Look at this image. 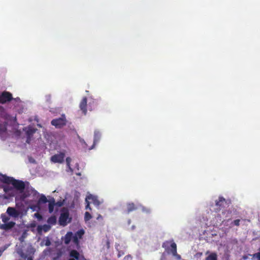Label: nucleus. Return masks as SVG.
Segmentation results:
<instances>
[{"mask_svg": "<svg viewBox=\"0 0 260 260\" xmlns=\"http://www.w3.org/2000/svg\"><path fill=\"white\" fill-rule=\"evenodd\" d=\"M0 180L6 183H11L15 189L20 192H22L25 188V184L23 182L15 180L12 177H8L1 174L0 175Z\"/></svg>", "mask_w": 260, "mask_h": 260, "instance_id": "nucleus-1", "label": "nucleus"}, {"mask_svg": "<svg viewBox=\"0 0 260 260\" xmlns=\"http://www.w3.org/2000/svg\"><path fill=\"white\" fill-rule=\"evenodd\" d=\"M170 245V247L168 249V252L171 254L173 257L176 259H180L181 256L177 254V245L175 242H173V240L166 241L164 245L167 246Z\"/></svg>", "mask_w": 260, "mask_h": 260, "instance_id": "nucleus-2", "label": "nucleus"}, {"mask_svg": "<svg viewBox=\"0 0 260 260\" xmlns=\"http://www.w3.org/2000/svg\"><path fill=\"white\" fill-rule=\"evenodd\" d=\"M67 120L64 114L61 115V117L53 119L51 124L57 128H61L67 124Z\"/></svg>", "mask_w": 260, "mask_h": 260, "instance_id": "nucleus-3", "label": "nucleus"}, {"mask_svg": "<svg viewBox=\"0 0 260 260\" xmlns=\"http://www.w3.org/2000/svg\"><path fill=\"white\" fill-rule=\"evenodd\" d=\"M100 138V133L99 132H95L94 135L93 143L92 145H91V146L88 147L87 144L86 143V142L84 141V140L83 139L80 140V142L82 144L83 148L85 150H90L94 147V146L96 144V143H98V141H99Z\"/></svg>", "mask_w": 260, "mask_h": 260, "instance_id": "nucleus-4", "label": "nucleus"}, {"mask_svg": "<svg viewBox=\"0 0 260 260\" xmlns=\"http://www.w3.org/2000/svg\"><path fill=\"white\" fill-rule=\"evenodd\" d=\"M71 218L69 217V213L68 211L61 213L59 219V222L61 225L66 226L70 222Z\"/></svg>", "mask_w": 260, "mask_h": 260, "instance_id": "nucleus-5", "label": "nucleus"}, {"mask_svg": "<svg viewBox=\"0 0 260 260\" xmlns=\"http://www.w3.org/2000/svg\"><path fill=\"white\" fill-rule=\"evenodd\" d=\"M13 99L12 93L8 91H3L0 95V103L4 104L10 102Z\"/></svg>", "mask_w": 260, "mask_h": 260, "instance_id": "nucleus-6", "label": "nucleus"}, {"mask_svg": "<svg viewBox=\"0 0 260 260\" xmlns=\"http://www.w3.org/2000/svg\"><path fill=\"white\" fill-rule=\"evenodd\" d=\"M88 200H91L92 203L96 206H100L103 202V200H99L98 197L96 196L92 195L91 194H88L85 199V202H87Z\"/></svg>", "mask_w": 260, "mask_h": 260, "instance_id": "nucleus-7", "label": "nucleus"}, {"mask_svg": "<svg viewBox=\"0 0 260 260\" xmlns=\"http://www.w3.org/2000/svg\"><path fill=\"white\" fill-rule=\"evenodd\" d=\"M65 154L63 152H59L53 155L51 157V161L52 162H63Z\"/></svg>", "mask_w": 260, "mask_h": 260, "instance_id": "nucleus-8", "label": "nucleus"}, {"mask_svg": "<svg viewBox=\"0 0 260 260\" xmlns=\"http://www.w3.org/2000/svg\"><path fill=\"white\" fill-rule=\"evenodd\" d=\"M87 99L85 96L82 99L79 104L80 109L85 115L87 113Z\"/></svg>", "mask_w": 260, "mask_h": 260, "instance_id": "nucleus-9", "label": "nucleus"}, {"mask_svg": "<svg viewBox=\"0 0 260 260\" xmlns=\"http://www.w3.org/2000/svg\"><path fill=\"white\" fill-rule=\"evenodd\" d=\"M25 129H26V134L27 136L26 142L29 143L31 137L36 133L37 129L31 126L26 127Z\"/></svg>", "mask_w": 260, "mask_h": 260, "instance_id": "nucleus-10", "label": "nucleus"}, {"mask_svg": "<svg viewBox=\"0 0 260 260\" xmlns=\"http://www.w3.org/2000/svg\"><path fill=\"white\" fill-rule=\"evenodd\" d=\"M70 256L74 258L75 260H85L83 255L80 254L76 250H71L70 253Z\"/></svg>", "mask_w": 260, "mask_h": 260, "instance_id": "nucleus-11", "label": "nucleus"}, {"mask_svg": "<svg viewBox=\"0 0 260 260\" xmlns=\"http://www.w3.org/2000/svg\"><path fill=\"white\" fill-rule=\"evenodd\" d=\"M7 212L9 215L13 217H17L19 214V212L13 207H8Z\"/></svg>", "mask_w": 260, "mask_h": 260, "instance_id": "nucleus-12", "label": "nucleus"}, {"mask_svg": "<svg viewBox=\"0 0 260 260\" xmlns=\"http://www.w3.org/2000/svg\"><path fill=\"white\" fill-rule=\"evenodd\" d=\"M51 229V226L48 224H44L43 225H39L37 227V231L39 234H41L42 231L47 232Z\"/></svg>", "mask_w": 260, "mask_h": 260, "instance_id": "nucleus-13", "label": "nucleus"}, {"mask_svg": "<svg viewBox=\"0 0 260 260\" xmlns=\"http://www.w3.org/2000/svg\"><path fill=\"white\" fill-rule=\"evenodd\" d=\"M4 190L9 196H14L15 195L14 189L9 185H6L4 186Z\"/></svg>", "mask_w": 260, "mask_h": 260, "instance_id": "nucleus-14", "label": "nucleus"}, {"mask_svg": "<svg viewBox=\"0 0 260 260\" xmlns=\"http://www.w3.org/2000/svg\"><path fill=\"white\" fill-rule=\"evenodd\" d=\"M226 204L225 200L222 197H219L218 200L216 201L215 205L216 206L219 207V210H220L221 208L224 207V205Z\"/></svg>", "mask_w": 260, "mask_h": 260, "instance_id": "nucleus-15", "label": "nucleus"}, {"mask_svg": "<svg viewBox=\"0 0 260 260\" xmlns=\"http://www.w3.org/2000/svg\"><path fill=\"white\" fill-rule=\"evenodd\" d=\"M55 206V202L54 199L49 201L48 208L49 213H51L54 211V207Z\"/></svg>", "mask_w": 260, "mask_h": 260, "instance_id": "nucleus-16", "label": "nucleus"}, {"mask_svg": "<svg viewBox=\"0 0 260 260\" xmlns=\"http://www.w3.org/2000/svg\"><path fill=\"white\" fill-rule=\"evenodd\" d=\"M73 237V233L72 232H68L64 237V243L68 244L72 240Z\"/></svg>", "mask_w": 260, "mask_h": 260, "instance_id": "nucleus-17", "label": "nucleus"}, {"mask_svg": "<svg viewBox=\"0 0 260 260\" xmlns=\"http://www.w3.org/2000/svg\"><path fill=\"white\" fill-rule=\"evenodd\" d=\"M47 202L49 203V201H48L46 196L44 194H41L37 203L41 206L42 203H46Z\"/></svg>", "mask_w": 260, "mask_h": 260, "instance_id": "nucleus-18", "label": "nucleus"}, {"mask_svg": "<svg viewBox=\"0 0 260 260\" xmlns=\"http://www.w3.org/2000/svg\"><path fill=\"white\" fill-rule=\"evenodd\" d=\"M222 217L225 219H230L231 217V211L230 210H226L222 212Z\"/></svg>", "mask_w": 260, "mask_h": 260, "instance_id": "nucleus-19", "label": "nucleus"}, {"mask_svg": "<svg viewBox=\"0 0 260 260\" xmlns=\"http://www.w3.org/2000/svg\"><path fill=\"white\" fill-rule=\"evenodd\" d=\"M29 208L32 211L39 212L41 210V206L38 203L35 205L30 206Z\"/></svg>", "mask_w": 260, "mask_h": 260, "instance_id": "nucleus-20", "label": "nucleus"}, {"mask_svg": "<svg viewBox=\"0 0 260 260\" xmlns=\"http://www.w3.org/2000/svg\"><path fill=\"white\" fill-rule=\"evenodd\" d=\"M56 221V219L55 216H51L47 220V222L49 224H55Z\"/></svg>", "mask_w": 260, "mask_h": 260, "instance_id": "nucleus-21", "label": "nucleus"}, {"mask_svg": "<svg viewBox=\"0 0 260 260\" xmlns=\"http://www.w3.org/2000/svg\"><path fill=\"white\" fill-rule=\"evenodd\" d=\"M84 234V231L83 230H80L76 233L75 236L78 237V239H81Z\"/></svg>", "mask_w": 260, "mask_h": 260, "instance_id": "nucleus-22", "label": "nucleus"}, {"mask_svg": "<svg viewBox=\"0 0 260 260\" xmlns=\"http://www.w3.org/2000/svg\"><path fill=\"white\" fill-rule=\"evenodd\" d=\"M206 260H217L216 254L214 253H211L206 258Z\"/></svg>", "mask_w": 260, "mask_h": 260, "instance_id": "nucleus-23", "label": "nucleus"}, {"mask_svg": "<svg viewBox=\"0 0 260 260\" xmlns=\"http://www.w3.org/2000/svg\"><path fill=\"white\" fill-rule=\"evenodd\" d=\"M135 209V205L134 204H128L127 205V211L128 213H129L131 211H132Z\"/></svg>", "mask_w": 260, "mask_h": 260, "instance_id": "nucleus-24", "label": "nucleus"}, {"mask_svg": "<svg viewBox=\"0 0 260 260\" xmlns=\"http://www.w3.org/2000/svg\"><path fill=\"white\" fill-rule=\"evenodd\" d=\"M91 218H92V216L89 212H86L85 213L84 220H85V221H87L89 220Z\"/></svg>", "mask_w": 260, "mask_h": 260, "instance_id": "nucleus-25", "label": "nucleus"}, {"mask_svg": "<svg viewBox=\"0 0 260 260\" xmlns=\"http://www.w3.org/2000/svg\"><path fill=\"white\" fill-rule=\"evenodd\" d=\"M7 131V123L4 124L1 127H0V133H3L6 132Z\"/></svg>", "mask_w": 260, "mask_h": 260, "instance_id": "nucleus-26", "label": "nucleus"}, {"mask_svg": "<svg viewBox=\"0 0 260 260\" xmlns=\"http://www.w3.org/2000/svg\"><path fill=\"white\" fill-rule=\"evenodd\" d=\"M26 236H27L26 232H23L22 236L19 238L20 241L21 242H23L24 239L26 237Z\"/></svg>", "mask_w": 260, "mask_h": 260, "instance_id": "nucleus-27", "label": "nucleus"}, {"mask_svg": "<svg viewBox=\"0 0 260 260\" xmlns=\"http://www.w3.org/2000/svg\"><path fill=\"white\" fill-rule=\"evenodd\" d=\"M73 241V242L76 244H78V242H79V239L78 238V237L76 236H73V237H72V239Z\"/></svg>", "mask_w": 260, "mask_h": 260, "instance_id": "nucleus-28", "label": "nucleus"}, {"mask_svg": "<svg viewBox=\"0 0 260 260\" xmlns=\"http://www.w3.org/2000/svg\"><path fill=\"white\" fill-rule=\"evenodd\" d=\"M64 202V200H63V201H60L55 202V205H56L58 207H61L63 205Z\"/></svg>", "mask_w": 260, "mask_h": 260, "instance_id": "nucleus-29", "label": "nucleus"}, {"mask_svg": "<svg viewBox=\"0 0 260 260\" xmlns=\"http://www.w3.org/2000/svg\"><path fill=\"white\" fill-rule=\"evenodd\" d=\"M34 216L37 218L39 220H41L43 218L42 216L38 213H36L34 214Z\"/></svg>", "mask_w": 260, "mask_h": 260, "instance_id": "nucleus-30", "label": "nucleus"}, {"mask_svg": "<svg viewBox=\"0 0 260 260\" xmlns=\"http://www.w3.org/2000/svg\"><path fill=\"white\" fill-rule=\"evenodd\" d=\"M0 228L3 230H8V224L7 223L2 224L0 225Z\"/></svg>", "mask_w": 260, "mask_h": 260, "instance_id": "nucleus-31", "label": "nucleus"}, {"mask_svg": "<svg viewBox=\"0 0 260 260\" xmlns=\"http://www.w3.org/2000/svg\"><path fill=\"white\" fill-rule=\"evenodd\" d=\"M45 245L47 246H48L49 245H50L51 244V242L49 240V239L48 238H47L45 241Z\"/></svg>", "mask_w": 260, "mask_h": 260, "instance_id": "nucleus-32", "label": "nucleus"}, {"mask_svg": "<svg viewBox=\"0 0 260 260\" xmlns=\"http://www.w3.org/2000/svg\"><path fill=\"white\" fill-rule=\"evenodd\" d=\"M8 224V230L12 228L15 224V223L13 222H10L8 223H7Z\"/></svg>", "mask_w": 260, "mask_h": 260, "instance_id": "nucleus-33", "label": "nucleus"}, {"mask_svg": "<svg viewBox=\"0 0 260 260\" xmlns=\"http://www.w3.org/2000/svg\"><path fill=\"white\" fill-rule=\"evenodd\" d=\"M20 255L23 258L25 259L26 258H27V255L24 254V253H23V252H21L20 253Z\"/></svg>", "mask_w": 260, "mask_h": 260, "instance_id": "nucleus-34", "label": "nucleus"}, {"mask_svg": "<svg viewBox=\"0 0 260 260\" xmlns=\"http://www.w3.org/2000/svg\"><path fill=\"white\" fill-rule=\"evenodd\" d=\"M87 205L85 207V209H89V210H91V208L90 207V206H89V200L87 201V202H86Z\"/></svg>", "mask_w": 260, "mask_h": 260, "instance_id": "nucleus-35", "label": "nucleus"}, {"mask_svg": "<svg viewBox=\"0 0 260 260\" xmlns=\"http://www.w3.org/2000/svg\"><path fill=\"white\" fill-rule=\"evenodd\" d=\"M142 210L143 212H145L147 213H149L150 212V210L149 209H145L144 208H143Z\"/></svg>", "mask_w": 260, "mask_h": 260, "instance_id": "nucleus-36", "label": "nucleus"}, {"mask_svg": "<svg viewBox=\"0 0 260 260\" xmlns=\"http://www.w3.org/2000/svg\"><path fill=\"white\" fill-rule=\"evenodd\" d=\"M239 222H240L239 219H236L234 221V224L237 226L239 225Z\"/></svg>", "mask_w": 260, "mask_h": 260, "instance_id": "nucleus-37", "label": "nucleus"}, {"mask_svg": "<svg viewBox=\"0 0 260 260\" xmlns=\"http://www.w3.org/2000/svg\"><path fill=\"white\" fill-rule=\"evenodd\" d=\"M6 249V248H0V256L2 255L3 252L4 251V250Z\"/></svg>", "mask_w": 260, "mask_h": 260, "instance_id": "nucleus-38", "label": "nucleus"}, {"mask_svg": "<svg viewBox=\"0 0 260 260\" xmlns=\"http://www.w3.org/2000/svg\"><path fill=\"white\" fill-rule=\"evenodd\" d=\"M8 219H9L7 217H3L2 218V220L5 223H6L8 220Z\"/></svg>", "mask_w": 260, "mask_h": 260, "instance_id": "nucleus-39", "label": "nucleus"}, {"mask_svg": "<svg viewBox=\"0 0 260 260\" xmlns=\"http://www.w3.org/2000/svg\"><path fill=\"white\" fill-rule=\"evenodd\" d=\"M67 166L69 168V169L71 170V172L73 171L71 168V164H67Z\"/></svg>", "mask_w": 260, "mask_h": 260, "instance_id": "nucleus-40", "label": "nucleus"}, {"mask_svg": "<svg viewBox=\"0 0 260 260\" xmlns=\"http://www.w3.org/2000/svg\"><path fill=\"white\" fill-rule=\"evenodd\" d=\"M123 254H124V253H123V252L119 251V253H118V256L119 257H121L122 255H123Z\"/></svg>", "mask_w": 260, "mask_h": 260, "instance_id": "nucleus-41", "label": "nucleus"}, {"mask_svg": "<svg viewBox=\"0 0 260 260\" xmlns=\"http://www.w3.org/2000/svg\"><path fill=\"white\" fill-rule=\"evenodd\" d=\"M103 219V217H102V215L100 214H99L96 218L97 220H100V219Z\"/></svg>", "mask_w": 260, "mask_h": 260, "instance_id": "nucleus-42", "label": "nucleus"}, {"mask_svg": "<svg viewBox=\"0 0 260 260\" xmlns=\"http://www.w3.org/2000/svg\"><path fill=\"white\" fill-rule=\"evenodd\" d=\"M71 160V159L70 157H67L66 158V161L67 162H70Z\"/></svg>", "mask_w": 260, "mask_h": 260, "instance_id": "nucleus-43", "label": "nucleus"}, {"mask_svg": "<svg viewBox=\"0 0 260 260\" xmlns=\"http://www.w3.org/2000/svg\"><path fill=\"white\" fill-rule=\"evenodd\" d=\"M32 191L34 194H39V193L36 190H35L34 189H32Z\"/></svg>", "mask_w": 260, "mask_h": 260, "instance_id": "nucleus-44", "label": "nucleus"}, {"mask_svg": "<svg viewBox=\"0 0 260 260\" xmlns=\"http://www.w3.org/2000/svg\"><path fill=\"white\" fill-rule=\"evenodd\" d=\"M29 161H30V162H35V160L34 159H31V158L29 159Z\"/></svg>", "mask_w": 260, "mask_h": 260, "instance_id": "nucleus-45", "label": "nucleus"}, {"mask_svg": "<svg viewBox=\"0 0 260 260\" xmlns=\"http://www.w3.org/2000/svg\"><path fill=\"white\" fill-rule=\"evenodd\" d=\"M27 260H33V258L31 256H29L27 257Z\"/></svg>", "mask_w": 260, "mask_h": 260, "instance_id": "nucleus-46", "label": "nucleus"}, {"mask_svg": "<svg viewBox=\"0 0 260 260\" xmlns=\"http://www.w3.org/2000/svg\"><path fill=\"white\" fill-rule=\"evenodd\" d=\"M69 260H75V259H74V258L70 257V258L69 259Z\"/></svg>", "mask_w": 260, "mask_h": 260, "instance_id": "nucleus-47", "label": "nucleus"}, {"mask_svg": "<svg viewBox=\"0 0 260 260\" xmlns=\"http://www.w3.org/2000/svg\"><path fill=\"white\" fill-rule=\"evenodd\" d=\"M30 249H31V250H32V252L34 253L35 251L34 250L33 248L30 247Z\"/></svg>", "mask_w": 260, "mask_h": 260, "instance_id": "nucleus-48", "label": "nucleus"}, {"mask_svg": "<svg viewBox=\"0 0 260 260\" xmlns=\"http://www.w3.org/2000/svg\"><path fill=\"white\" fill-rule=\"evenodd\" d=\"M243 258H244V259H246V257L244 256V257H243Z\"/></svg>", "mask_w": 260, "mask_h": 260, "instance_id": "nucleus-49", "label": "nucleus"}, {"mask_svg": "<svg viewBox=\"0 0 260 260\" xmlns=\"http://www.w3.org/2000/svg\"><path fill=\"white\" fill-rule=\"evenodd\" d=\"M76 174H77V175H80V173H76Z\"/></svg>", "mask_w": 260, "mask_h": 260, "instance_id": "nucleus-50", "label": "nucleus"}, {"mask_svg": "<svg viewBox=\"0 0 260 260\" xmlns=\"http://www.w3.org/2000/svg\"><path fill=\"white\" fill-rule=\"evenodd\" d=\"M91 103H89V106H90Z\"/></svg>", "mask_w": 260, "mask_h": 260, "instance_id": "nucleus-51", "label": "nucleus"}]
</instances>
